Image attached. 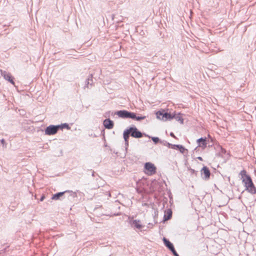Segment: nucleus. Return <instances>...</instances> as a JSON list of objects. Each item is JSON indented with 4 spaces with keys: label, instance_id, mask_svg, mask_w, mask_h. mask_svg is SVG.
I'll return each instance as SVG.
<instances>
[{
    "label": "nucleus",
    "instance_id": "1",
    "mask_svg": "<svg viewBox=\"0 0 256 256\" xmlns=\"http://www.w3.org/2000/svg\"><path fill=\"white\" fill-rule=\"evenodd\" d=\"M123 135L128 136V138H130V136H131L136 138H140L143 136H148V134L139 130L134 125H132L125 129L123 132Z\"/></svg>",
    "mask_w": 256,
    "mask_h": 256
},
{
    "label": "nucleus",
    "instance_id": "2",
    "mask_svg": "<svg viewBox=\"0 0 256 256\" xmlns=\"http://www.w3.org/2000/svg\"><path fill=\"white\" fill-rule=\"evenodd\" d=\"M172 113L168 112L164 109H160L156 112V117L158 119L163 121L171 120L174 119V116H172Z\"/></svg>",
    "mask_w": 256,
    "mask_h": 256
},
{
    "label": "nucleus",
    "instance_id": "3",
    "mask_svg": "<svg viewBox=\"0 0 256 256\" xmlns=\"http://www.w3.org/2000/svg\"><path fill=\"white\" fill-rule=\"evenodd\" d=\"M66 193L70 194V196L72 197H74L76 196V192H73L72 190H66L64 192H58L54 194H52L51 198L52 200H62L65 198V194Z\"/></svg>",
    "mask_w": 256,
    "mask_h": 256
},
{
    "label": "nucleus",
    "instance_id": "4",
    "mask_svg": "<svg viewBox=\"0 0 256 256\" xmlns=\"http://www.w3.org/2000/svg\"><path fill=\"white\" fill-rule=\"evenodd\" d=\"M239 174L241 176L242 182L244 186H245L252 184L253 182L252 178L250 174H247L246 170H241Z\"/></svg>",
    "mask_w": 256,
    "mask_h": 256
},
{
    "label": "nucleus",
    "instance_id": "5",
    "mask_svg": "<svg viewBox=\"0 0 256 256\" xmlns=\"http://www.w3.org/2000/svg\"><path fill=\"white\" fill-rule=\"evenodd\" d=\"M145 173L148 176L155 174L156 172V168L154 164L150 162H146L144 166Z\"/></svg>",
    "mask_w": 256,
    "mask_h": 256
},
{
    "label": "nucleus",
    "instance_id": "6",
    "mask_svg": "<svg viewBox=\"0 0 256 256\" xmlns=\"http://www.w3.org/2000/svg\"><path fill=\"white\" fill-rule=\"evenodd\" d=\"M58 126V125L50 124L46 127L44 130L45 134L52 136L56 134L59 130Z\"/></svg>",
    "mask_w": 256,
    "mask_h": 256
},
{
    "label": "nucleus",
    "instance_id": "7",
    "mask_svg": "<svg viewBox=\"0 0 256 256\" xmlns=\"http://www.w3.org/2000/svg\"><path fill=\"white\" fill-rule=\"evenodd\" d=\"M0 74L4 80L10 82L14 86H16L14 78L12 75V74L10 72L1 70Z\"/></svg>",
    "mask_w": 256,
    "mask_h": 256
},
{
    "label": "nucleus",
    "instance_id": "8",
    "mask_svg": "<svg viewBox=\"0 0 256 256\" xmlns=\"http://www.w3.org/2000/svg\"><path fill=\"white\" fill-rule=\"evenodd\" d=\"M201 176L202 180H208L210 178V172L208 167L204 166L200 170Z\"/></svg>",
    "mask_w": 256,
    "mask_h": 256
},
{
    "label": "nucleus",
    "instance_id": "9",
    "mask_svg": "<svg viewBox=\"0 0 256 256\" xmlns=\"http://www.w3.org/2000/svg\"><path fill=\"white\" fill-rule=\"evenodd\" d=\"M130 111L122 110H119L114 112H112V115L114 116L116 115L118 118H122V119H128V118Z\"/></svg>",
    "mask_w": 256,
    "mask_h": 256
},
{
    "label": "nucleus",
    "instance_id": "10",
    "mask_svg": "<svg viewBox=\"0 0 256 256\" xmlns=\"http://www.w3.org/2000/svg\"><path fill=\"white\" fill-rule=\"evenodd\" d=\"M198 147H201L202 150H204L207 147L208 144H209V140L206 137H201L196 140Z\"/></svg>",
    "mask_w": 256,
    "mask_h": 256
},
{
    "label": "nucleus",
    "instance_id": "11",
    "mask_svg": "<svg viewBox=\"0 0 256 256\" xmlns=\"http://www.w3.org/2000/svg\"><path fill=\"white\" fill-rule=\"evenodd\" d=\"M129 224L134 229L141 230L144 228V226L140 224V221L138 220H130Z\"/></svg>",
    "mask_w": 256,
    "mask_h": 256
},
{
    "label": "nucleus",
    "instance_id": "12",
    "mask_svg": "<svg viewBox=\"0 0 256 256\" xmlns=\"http://www.w3.org/2000/svg\"><path fill=\"white\" fill-rule=\"evenodd\" d=\"M103 125L106 128L111 130L114 126V122L109 118H106L103 122Z\"/></svg>",
    "mask_w": 256,
    "mask_h": 256
},
{
    "label": "nucleus",
    "instance_id": "13",
    "mask_svg": "<svg viewBox=\"0 0 256 256\" xmlns=\"http://www.w3.org/2000/svg\"><path fill=\"white\" fill-rule=\"evenodd\" d=\"M184 114L181 112H172V116H174V119H175L176 121L178 122L180 124H184V119L182 118Z\"/></svg>",
    "mask_w": 256,
    "mask_h": 256
},
{
    "label": "nucleus",
    "instance_id": "14",
    "mask_svg": "<svg viewBox=\"0 0 256 256\" xmlns=\"http://www.w3.org/2000/svg\"><path fill=\"white\" fill-rule=\"evenodd\" d=\"M245 190L251 194H256V187L255 186L254 182L252 184L245 186Z\"/></svg>",
    "mask_w": 256,
    "mask_h": 256
},
{
    "label": "nucleus",
    "instance_id": "15",
    "mask_svg": "<svg viewBox=\"0 0 256 256\" xmlns=\"http://www.w3.org/2000/svg\"><path fill=\"white\" fill-rule=\"evenodd\" d=\"M162 241L164 246L170 250L172 251V250L174 248V244L170 242L168 239L167 238L164 237L162 238Z\"/></svg>",
    "mask_w": 256,
    "mask_h": 256
},
{
    "label": "nucleus",
    "instance_id": "16",
    "mask_svg": "<svg viewBox=\"0 0 256 256\" xmlns=\"http://www.w3.org/2000/svg\"><path fill=\"white\" fill-rule=\"evenodd\" d=\"M220 156L223 158H224L227 160L230 156L229 153L227 152L226 149L220 147V151L218 154Z\"/></svg>",
    "mask_w": 256,
    "mask_h": 256
},
{
    "label": "nucleus",
    "instance_id": "17",
    "mask_svg": "<svg viewBox=\"0 0 256 256\" xmlns=\"http://www.w3.org/2000/svg\"><path fill=\"white\" fill-rule=\"evenodd\" d=\"M93 76L92 74H90L88 78L86 79L85 82V86H84V88H88V86L90 84V86L93 85Z\"/></svg>",
    "mask_w": 256,
    "mask_h": 256
},
{
    "label": "nucleus",
    "instance_id": "18",
    "mask_svg": "<svg viewBox=\"0 0 256 256\" xmlns=\"http://www.w3.org/2000/svg\"><path fill=\"white\" fill-rule=\"evenodd\" d=\"M172 217V211L170 210H168L167 212L164 216L163 220L166 221L170 220Z\"/></svg>",
    "mask_w": 256,
    "mask_h": 256
},
{
    "label": "nucleus",
    "instance_id": "19",
    "mask_svg": "<svg viewBox=\"0 0 256 256\" xmlns=\"http://www.w3.org/2000/svg\"><path fill=\"white\" fill-rule=\"evenodd\" d=\"M146 136V137H148L150 138H151V140H152V142H154V143L155 144H158V143L161 144L162 142V140H160L158 137L152 136H150L149 135H148V136Z\"/></svg>",
    "mask_w": 256,
    "mask_h": 256
},
{
    "label": "nucleus",
    "instance_id": "20",
    "mask_svg": "<svg viewBox=\"0 0 256 256\" xmlns=\"http://www.w3.org/2000/svg\"><path fill=\"white\" fill-rule=\"evenodd\" d=\"M58 126H58L59 130H62L64 128L68 130H70V126L69 124L67 123L61 124H58Z\"/></svg>",
    "mask_w": 256,
    "mask_h": 256
},
{
    "label": "nucleus",
    "instance_id": "21",
    "mask_svg": "<svg viewBox=\"0 0 256 256\" xmlns=\"http://www.w3.org/2000/svg\"><path fill=\"white\" fill-rule=\"evenodd\" d=\"M178 150L182 154H188V150L185 148L184 146L182 144L180 145L179 148Z\"/></svg>",
    "mask_w": 256,
    "mask_h": 256
},
{
    "label": "nucleus",
    "instance_id": "22",
    "mask_svg": "<svg viewBox=\"0 0 256 256\" xmlns=\"http://www.w3.org/2000/svg\"><path fill=\"white\" fill-rule=\"evenodd\" d=\"M136 112L130 111L128 118L136 120Z\"/></svg>",
    "mask_w": 256,
    "mask_h": 256
},
{
    "label": "nucleus",
    "instance_id": "23",
    "mask_svg": "<svg viewBox=\"0 0 256 256\" xmlns=\"http://www.w3.org/2000/svg\"><path fill=\"white\" fill-rule=\"evenodd\" d=\"M146 116H142L140 114V115L136 114V120L138 121V122H140L141 120L146 119Z\"/></svg>",
    "mask_w": 256,
    "mask_h": 256
},
{
    "label": "nucleus",
    "instance_id": "24",
    "mask_svg": "<svg viewBox=\"0 0 256 256\" xmlns=\"http://www.w3.org/2000/svg\"><path fill=\"white\" fill-rule=\"evenodd\" d=\"M161 144H163L164 146H166L169 148H170L172 146V144L168 142L166 140H162Z\"/></svg>",
    "mask_w": 256,
    "mask_h": 256
},
{
    "label": "nucleus",
    "instance_id": "25",
    "mask_svg": "<svg viewBox=\"0 0 256 256\" xmlns=\"http://www.w3.org/2000/svg\"><path fill=\"white\" fill-rule=\"evenodd\" d=\"M123 138L124 139L125 145L126 148L128 146L129 138L128 136L123 135Z\"/></svg>",
    "mask_w": 256,
    "mask_h": 256
},
{
    "label": "nucleus",
    "instance_id": "26",
    "mask_svg": "<svg viewBox=\"0 0 256 256\" xmlns=\"http://www.w3.org/2000/svg\"><path fill=\"white\" fill-rule=\"evenodd\" d=\"M180 144H172L170 148H172L174 150H178V148H179Z\"/></svg>",
    "mask_w": 256,
    "mask_h": 256
},
{
    "label": "nucleus",
    "instance_id": "27",
    "mask_svg": "<svg viewBox=\"0 0 256 256\" xmlns=\"http://www.w3.org/2000/svg\"><path fill=\"white\" fill-rule=\"evenodd\" d=\"M173 255V256H180L179 254L176 252L175 248L172 250V251H170Z\"/></svg>",
    "mask_w": 256,
    "mask_h": 256
},
{
    "label": "nucleus",
    "instance_id": "28",
    "mask_svg": "<svg viewBox=\"0 0 256 256\" xmlns=\"http://www.w3.org/2000/svg\"><path fill=\"white\" fill-rule=\"evenodd\" d=\"M158 210H154V220H155L156 218L158 217Z\"/></svg>",
    "mask_w": 256,
    "mask_h": 256
},
{
    "label": "nucleus",
    "instance_id": "29",
    "mask_svg": "<svg viewBox=\"0 0 256 256\" xmlns=\"http://www.w3.org/2000/svg\"><path fill=\"white\" fill-rule=\"evenodd\" d=\"M214 140L213 138H211L210 140V142H212V144H210V141L209 140V144L208 145V148H211L213 146V144H214Z\"/></svg>",
    "mask_w": 256,
    "mask_h": 256
},
{
    "label": "nucleus",
    "instance_id": "30",
    "mask_svg": "<svg viewBox=\"0 0 256 256\" xmlns=\"http://www.w3.org/2000/svg\"><path fill=\"white\" fill-rule=\"evenodd\" d=\"M0 142L2 144L3 146H6V144L5 140L4 138H2L1 140H0Z\"/></svg>",
    "mask_w": 256,
    "mask_h": 256
},
{
    "label": "nucleus",
    "instance_id": "31",
    "mask_svg": "<svg viewBox=\"0 0 256 256\" xmlns=\"http://www.w3.org/2000/svg\"><path fill=\"white\" fill-rule=\"evenodd\" d=\"M190 172H191L192 174H195L196 175L197 173L198 172V171H196V170H194L192 169V168H190Z\"/></svg>",
    "mask_w": 256,
    "mask_h": 256
},
{
    "label": "nucleus",
    "instance_id": "32",
    "mask_svg": "<svg viewBox=\"0 0 256 256\" xmlns=\"http://www.w3.org/2000/svg\"><path fill=\"white\" fill-rule=\"evenodd\" d=\"M170 136L172 137V138H175V139H177V138H176V136L174 135V132H171L170 133Z\"/></svg>",
    "mask_w": 256,
    "mask_h": 256
},
{
    "label": "nucleus",
    "instance_id": "33",
    "mask_svg": "<svg viewBox=\"0 0 256 256\" xmlns=\"http://www.w3.org/2000/svg\"><path fill=\"white\" fill-rule=\"evenodd\" d=\"M45 198V196L44 194H42L41 196H40V202H42Z\"/></svg>",
    "mask_w": 256,
    "mask_h": 256
},
{
    "label": "nucleus",
    "instance_id": "34",
    "mask_svg": "<svg viewBox=\"0 0 256 256\" xmlns=\"http://www.w3.org/2000/svg\"><path fill=\"white\" fill-rule=\"evenodd\" d=\"M197 158H198V160H200V161H202V160H203V159H202V157H201V156H198V157Z\"/></svg>",
    "mask_w": 256,
    "mask_h": 256
},
{
    "label": "nucleus",
    "instance_id": "35",
    "mask_svg": "<svg viewBox=\"0 0 256 256\" xmlns=\"http://www.w3.org/2000/svg\"><path fill=\"white\" fill-rule=\"evenodd\" d=\"M92 176L94 177L95 176V172L94 171H92Z\"/></svg>",
    "mask_w": 256,
    "mask_h": 256
},
{
    "label": "nucleus",
    "instance_id": "36",
    "mask_svg": "<svg viewBox=\"0 0 256 256\" xmlns=\"http://www.w3.org/2000/svg\"><path fill=\"white\" fill-rule=\"evenodd\" d=\"M90 136H94V138L97 137V136H96V135L95 134H90Z\"/></svg>",
    "mask_w": 256,
    "mask_h": 256
},
{
    "label": "nucleus",
    "instance_id": "37",
    "mask_svg": "<svg viewBox=\"0 0 256 256\" xmlns=\"http://www.w3.org/2000/svg\"><path fill=\"white\" fill-rule=\"evenodd\" d=\"M198 147L197 146L196 148H195L194 150H198Z\"/></svg>",
    "mask_w": 256,
    "mask_h": 256
},
{
    "label": "nucleus",
    "instance_id": "38",
    "mask_svg": "<svg viewBox=\"0 0 256 256\" xmlns=\"http://www.w3.org/2000/svg\"><path fill=\"white\" fill-rule=\"evenodd\" d=\"M98 208L96 207L94 208V210H95Z\"/></svg>",
    "mask_w": 256,
    "mask_h": 256
},
{
    "label": "nucleus",
    "instance_id": "39",
    "mask_svg": "<svg viewBox=\"0 0 256 256\" xmlns=\"http://www.w3.org/2000/svg\"><path fill=\"white\" fill-rule=\"evenodd\" d=\"M114 216H118V214H114Z\"/></svg>",
    "mask_w": 256,
    "mask_h": 256
},
{
    "label": "nucleus",
    "instance_id": "40",
    "mask_svg": "<svg viewBox=\"0 0 256 256\" xmlns=\"http://www.w3.org/2000/svg\"><path fill=\"white\" fill-rule=\"evenodd\" d=\"M104 130H103V134L104 135Z\"/></svg>",
    "mask_w": 256,
    "mask_h": 256
}]
</instances>
